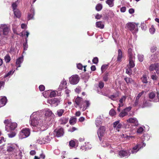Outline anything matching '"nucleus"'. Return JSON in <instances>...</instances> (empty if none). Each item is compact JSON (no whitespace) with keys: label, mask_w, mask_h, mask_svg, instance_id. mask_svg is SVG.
I'll return each instance as SVG.
<instances>
[{"label":"nucleus","mask_w":159,"mask_h":159,"mask_svg":"<svg viewBox=\"0 0 159 159\" xmlns=\"http://www.w3.org/2000/svg\"><path fill=\"white\" fill-rule=\"evenodd\" d=\"M30 133V130L29 128H23L20 133L19 137L21 139L27 138L29 136Z\"/></svg>","instance_id":"f257e3e1"},{"label":"nucleus","mask_w":159,"mask_h":159,"mask_svg":"<svg viewBox=\"0 0 159 159\" xmlns=\"http://www.w3.org/2000/svg\"><path fill=\"white\" fill-rule=\"evenodd\" d=\"M10 29L8 25L1 24L0 25V35H7L8 34Z\"/></svg>","instance_id":"f03ea898"},{"label":"nucleus","mask_w":159,"mask_h":159,"mask_svg":"<svg viewBox=\"0 0 159 159\" xmlns=\"http://www.w3.org/2000/svg\"><path fill=\"white\" fill-rule=\"evenodd\" d=\"M42 124V122L41 120L39 119L38 118L35 117L32 119L30 121V124L33 126H36L39 128Z\"/></svg>","instance_id":"7ed1b4c3"},{"label":"nucleus","mask_w":159,"mask_h":159,"mask_svg":"<svg viewBox=\"0 0 159 159\" xmlns=\"http://www.w3.org/2000/svg\"><path fill=\"white\" fill-rule=\"evenodd\" d=\"M105 127L104 126L100 127L97 131V134L100 141L102 140V138L104 136L105 132Z\"/></svg>","instance_id":"20e7f679"},{"label":"nucleus","mask_w":159,"mask_h":159,"mask_svg":"<svg viewBox=\"0 0 159 159\" xmlns=\"http://www.w3.org/2000/svg\"><path fill=\"white\" fill-rule=\"evenodd\" d=\"M79 76L77 75H73L69 78V82L71 84H77L80 80Z\"/></svg>","instance_id":"39448f33"},{"label":"nucleus","mask_w":159,"mask_h":159,"mask_svg":"<svg viewBox=\"0 0 159 159\" xmlns=\"http://www.w3.org/2000/svg\"><path fill=\"white\" fill-rule=\"evenodd\" d=\"M17 150L16 145L12 144H9L7 147V151L8 152H11L12 153H16Z\"/></svg>","instance_id":"423d86ee"},{"label":"nucleus","mask_w":159,"mask_h":159,"mask_svg":"<svg viewBox=\"0 0 159 159\" xmlns=\"http://www.w3.org/2000/svg\"><path fill=\"white\" fill-rule=\"evenodd\" d=\"M112 126L114 129L118 132L123 126L122 125L120 122V120L114 122L112 124Z\"/></svg>","instance_id":"0eeeda50"},{"label":"nucleus","mask_w":159,"mask_h":159,"mask_svg":"<svg viewBox=\"0 0 159 159\" xmlns=\"http://www.w3.org/2000/svg\"><path fill=\"white\" fill-rule=\"evenodd\" d=\"M47 102L52 107H56L58 105L60 101L57 98H54L48 100Z\"/></svg>","instance_id":"6e6552de"},{"label":"nucleus","mask_w":159,"mask_h":159,"mask_svg":"<svg viewBox=\"0 0 159 159\" xmlns=\"http://www.w3.org/2000/svg\"><path fill=\"white\" fill-rule=\"evenodd\" d=\"M54 132L57 137H60L63 136L64 134V129L61 127L58 129H56Z\"/></svg>","instance_id":"1a4fd4ad"},{"label":"nucleus","mask_w":159,"mask_h":159,"mask_svg":"<svg viewBox=\"0 0 159 159\" xmlns=\"http://www.w3.org/2000/svg\"><path fill=\"white\" fill-rule=\"evenodd\" d=\"M75 103L76 105H75V107L79 108H80L81 106H82V105L81 104L83 102L82 99L80 97H77L75 101Z\"/></svg>","instance_id":"9d476101"},{"label":"nucleus","mask_w":159,"mask_h":159,"mask_svg":"<svg viewBox=\"0 0 159 159\" xmlns=\"http://www.w3.org/2000/svg\"><path fill=\"white\" fill-rule=\"evenodd\" d=\"M155 94L153 92L150 93L149 94V98L151 99L150 101H153L154 102H156L159 100V98H157L156 99H155Z\"/></svg>","instance_id":"9b49d317"},{"label":"nucleus","mask_w":159,"mask_h":159,"mask_svg":"<svg viewBox=\"0 0 159 159\" xmlns=\"http://www.w3.org/2000/svg\"><path fill=\"white\" fill-rule=\"evenodd\" d=\"M127 121L129 123L133 124L135 126H137L139 124L138 121L135 118H129L127 120Z\"/></svg>","instance_id":"f8f14e48"},{"label":"nucleus","mask_w":159,"mask_h":159,"mask_svg":"<svg viewBox=\"0 0 159 159\" xmlns=\"http://www.w3.org/2000/svg\"><path fill=\"white\" fill-rule=\"evenodd\" d=\"M159 67V63H156L153 64H151L149 67V70L150 71H152L154 70H157V69Z\"/></svg>","instance_id":"ddd939ff"},{"label":"nucleus","mask_w":159,"mask_h":159,"mask_svg":"<svg viewBox=\"0 0 159 159\" xmlns=\"http://www.w3.org/2000/svg\"><path fill=\"white\" fill-rule=\"evenodd\" d=\"M119 155L122 158L128 156H129L130 154L129 152L126 151L121 150L119 152Z\"/></svg>","instance_id":"4468645a"},{"label":"nucleus","mask_w":159,"mask_h":159,"mask_svg":"<svg viewBox=\"0 0 159 159\" xmlns=\"http://www.w3.org/2000/svg\"><path fill=\"white\" fill-rule=\"evenodd\" d=\"M66 84V81L65 80V79H64L61 82V84L58 88V90L59 91H60L63 89L64 88L66 89L67 88Z\"/></svg>","instance_id":"2eb2a0df"},{"label":"nucleus","mask_w":159,"mask_h":159,"mask_svg":"<svg viewBox=\"0 0 159 159\" xmlns=\"http://www.w3.org/2000/svg\"><path fill=\"white\" fill-rule=\"evenodd\" d=\"M129 63L128 67L130 68L134 67L135 66L134 61H135V57H133L129 58Z\"/></svg>","instance_id":"dca6fc26"},{"label":"nucleus","mask_w":159,"mask_h":159,"mask_svg":"<svg viewBox=\"0 0 159 159\" xmlns=\"http://www.w3.org/2000/svg\"><path fill=\"white\" fill-rule=\"evenodd\" d=\"M150 100L148 101H145L143 102V104L141 105H140V108H143L146 107H150L151 106L152 104L150 103Z\"/></svg>","instance_id":"f3484780"},{"label":"nucleus","mask_w":159,"mask_h":159,"mask_svg":"<svg viewBox=\"0 0 159 159\" xmlns=\"http://www.w3.org/2000/svg\"><path fill=\"white\" fill-rule=\"evenodd\" d=\"M126 25L127 28L131 31H133L135 27V25L131 22L127 23Z\"/></svg>","instance_id":"a211bd4d"},{"label":"nucleus","mask_w":159,"mask_h":159,"mask_svg":"<svg viewBox=\"0 0 159 159\" xmlns=\"http://www.w3.org/2000/svg\"><path fill=\"white\" fill-rule=\"evenodd\" d=\"M69 118L68 117H62L59 120L60 124L64 125L67 123L68 121Z\"/></svg>","instance_id":"6ab92c4d"},{"label":"nucleus","mask_w":159,"mask_h":159,"mask_svg":"<svg viewBox=\"0 0 159 159\" xmlns=\"http://www.w3.org/2000/svg\"><path fill=\"white\" fill-rule=\"evenodd\" d=\"M90 104V103L89 101L85 100L84 102V104L82 106H81L80 108L86 109L88 108Z\"/></svg>","instance_id":"aec40b11"},{"label":"nucleus","mask_w":159,"mask_h":159,"mask_svg":"<svg viewBox=\"0 0 159 159\" xmlns=\"http://www.w3.org/2000/svg\"><path fill=\"white\" fill-rule=\"evenodd\" d=\"M126 98V97L125 96H123L120 99L119 101L120 103L119 104V106L117 109H119L121 107H123L124 105L123 102H124Z\"/></svg>","instance_id":"412c9836"},{"label":"nucleus","mask_w":159,"mask_h":159,"mask_svg":"<svg viewBox=\"0 0 159 159\" xmlns=\"http://www.w3.org/2000/svg\"><path fill=\"white\" fill-rule=\"evenodd\" d=\"M34 11L33 8H31L30 13L28 14V19L29 20L34 18Z\"/></svg>","instance_id":"4be33fe9"},{"label":"nucleus","mask_w":159,"mask_h":159,"mask_svg":"<svg viewBox=\"0 0 159 159\" xmlns=\"http://www.w3.org/2000/svg\"><path fill=\"white\" fill-rule=\"evenodd\" d=\"M23 57H20L18 59H17L16 64L17 66V68L16 69V70H18L17 68L19 67L20 66V64L23 61Z\"/></svg>","instance_id":"5701e85b"},{"label":"nucleus","mask_w":159,"mask_h":159,"mask_svg":"<svg viewBox=\"0 0 159 159\" xmlns=\"http://www.w3.org/2000/svg\"><path fill=\"white\" fill-rule=\"evenodd\" d=\"M78 141L77 140L75 141L71 140L69 142V145L72 147H74L76 146H78Z\"/></svg>","instance_id":"b1692460"},{"label":"nucleus","mask_w":159,"mask_h":159,"mask_svg":"<svg viewBox=\"0 0 159 159\" xmlns=\"http://www.w3.org/2000/svg\"><path fill=\"white\" fill-rule=\"evenodd\" d=\"M77 121V119L74 116L70 118L69 120V123L70 125H73L75 124Z\"/></svg>","instance_id":"393cba45"},{"label":"nucleus","mask_w":159,"mask_h":159,"mask_svg":"<svg viewBox=\"0 0 159 159\" xmlns=\"http://www.w3.org/2000/svg\"><path fill=\"white\" fill-rule=\"evenodd\" d=\"M45 116L47 117L52 116V117L54 116V115L52 113L50 110H48L46 111L45 113Z\"/></svg>","instance_id":"a878e982"},{"label":"nucleus","mask_w":159,"mask_h":159,"mask_svg":"<svg viewBox=\"0 0 159 159\" xmlns=\"http://www.w3.org/2000/svg\"><path fill=\"white\" fill-rule=\"evenodd\" d=\"M17 124L16 123L13 122L11 123L10 125V129L11 130H14L17 127Z\"/></svg>","instance_id":"bb28decb"},{"label":"nucleus","mask_w":159,"mask_h":159,"mask_svg":"<svg viewBox=\"0 0 159 159\" xmlns=\"http://www.w3.org/2000/svg\"><path fill=\"white\" fill-rule=\"evenodd\" d=\"M122 57V53L121 50L119 49L118 51V55L117 58V61H120Z\"/></svg>","instance_id":"cd10ccee"},{"label":"nucleus","mask_w":159,"mask_h":159,"mask_svg":"<svg viewBox=\"0 0 159 159\" xmlns=\"http://www.w3.org/2000/svg\"><path fill=\"white\" fill-rule=\"evenodd\" d=\"M147 76L146 75H143L141 78V80L143 83L147 84L148 83Z\"/></svg>","instance_id":"c85d7f7f"},{"label":"nucleus","mask_w":159,"mask_h":159,"mask_svg":"<svg viewBox=\"0 0 159 159\" xmlns=\"http://www.w3.org/2000/svg\"><path fill=\"white\" fill-rule=\"evenodd\" d=\"M118 96V93H116L115 94H113L110 96H109L108 97L113 101H116V99Z\"/></svg>","instance_id":"c756f323"},{"label":"nucleus","mask_w":159,"mask_h":159,"mask_svg":"<svg viewBox=\"0 0 159 159\" xmlns=\"http://www.w3.org/2000/svg\"><path fill=\"white\" fill-rule=\"evenodd\" d=\"M101 119L100 118H98L96 120L95 124L97 127H98L102 124Z\"/></svg>","instance_id":"7c9ffc66"},{"label":"nucleus","mask_w":159,"mask_h":159,"mask_svg":"<svg viewBox=\"0 0 159 159\" xmlns=\"http://www.w3.org/2000/svg\"><path fill=\"white\" fill-rule=\"evenodd\" d=\"M126 110H124L122 112H120V113L119 116L121 117H123L128 115V113L127 111H125ZM128 112L129 111V110H127Z\"/></svg>","instance_id":"2f4dec72"},{"label":"nucleus","mask_w":159,"mask_h":159,"mask_svg":"<svg viewBox=\"0 0 159 159\" xmlns=\"http://www.w3.org/2000/svg\"><path fill=\"white\" fill-rule=\"evenodd\" d=\"M7 102V99L6 97H4L1 99L0 102L2 104V106H4Z\"/></svg>","instance_id":"473e14b6"},{"label":"nucleus","mask_w":159,"mask_h":159,"mask_svg":"<svg viewBox=\"0 0 159 159\" xmlns=\"http://www.w3.org/2000/svg\"><path fill=\"white\" fill-rule=\"evenodd\" d=\"M14 12L15 16L18 18H19L20 17V13L19 11L16 9L13 11Z\"/></svg>","instance_id":"72a5a7b5"},{"label":"nucleus","mask_w":159,"mask_h":159,"mask_svg":"<svg viewBox=\"0 0 159 159\" xmlns=\"http://www.w3.org/2000/svg\"><path fill=\"white\" fill-rule=\"evenodd\" d=\"M16 135V133L15 131H11L7 134L8 137L10 138H12Z\"/></svg>","instance_id":"f704fd0d"},{"label":"nucleus","mask_w":159,"mask_h":159,"mask_svg":"<svg viewBox=\"0 0 159 159\" xmlns=\"http://www.w3.org/2000/svg\"><path fill=\"white\" fill-rule=\"evenodd\" d=\"M139 149L143 148L146 146V144L143 142L139 143L137 144Z\"/></svg>","instance_id":"c9c22d12"},{"label":"nucleus","mask_w":159,"mask_h":159,"mask_svg":"<svg viewBox=\"0 0 159 159\" xmlns=\"http://www.w3.org/2000/svg\"><path fill=\"white\" fill-rule=\"evenodd\" d=\"M102 8V5L100 3H98L96 5L95 8L97 11H101Z\"/></svg>","instance_id":"e433bc0d"},{"label":"nucleus","mask_w":159,"mask_h":159,"mask_svg":"<svg viewBox=\"0 0 159 159\" xmlns=\"http://www.w3.org/2000/svg\"><path fill=\"white\" fill-rule=\"evenodd\" d=\"M109 75V72H106L104 74L103 80L104 81H107L108 79V76Z\"/></svg>","instance_id":"4c0bfd02"},{"label":"nucleus","mask_w":159,"mask_h":159,"mask_svg":"<svg viewBox=\"0 0 159 159\" xmlns=\"http://www.w3.org/2000/svg\"><path fill=\"white\" fill-rule=\"evenodd\" d=\"M96 26L98 28L102 29L104 28V25L101 23L100 21L97 22L96 23Z\"/></svg>","instance_id":"58836bf2"},{"label":"nucleus","mask_w":159,"mask_h":159,"mask_svg":"<svg viewBox=\"0 0 159 159\" xmlns=\"http://www.w3.org/2000/svg\"><path fill=\"white\" fill-rule=\"evenodd\" d=\"M6 63L9 62L11 60V57L9 54H7L4 57Z\"/></svg>","instance_id":"ea45409f"},{"label":"nucleus","mask_w":159,"mask_h":159,"mask_svg":"<svg viewBox=\"0 0 159 159\" xmlns=\"http://www.w3.org/2000/svg\"><path fill=\"white\" fill-rule=\"evenodd\" d=\"M114 1V0H107L106 2L110 7H112L113 6Z\"/></svg>","instance_id":"a19ab883"},{"label":"nucleus","mask_w":159,"mask_h":159,"mask_svg":"<svg viewBox=\"0 0 159 159\" xmlns=\"http://www.w3.org/2000/svg\"><path fill=\"white\" fill-rule=\"evenodd\" d=\"M132 50L131 48H129L128 49V56L129 58L134 57V54L132 53Z\"/></svg>","instance_id":"79ce46f5"},{"label":"nucleus","mask_w":159,"mask_h":159,"mask_svg":"<svg viewBox=\"0 0 159 159\" xmlns=\"http://www.w3.org/2000/svg\"><path fill=\"white\" fill-rule=\"evenodd\" d=\"M108 67L107 65H104L102 66L101 68V70L102 73H103Z\"/></svg>","instance_id":"37998d69"},{"label":"nucleus","mask_w":159,"mask_h":159,"mask_svg":"<svg viewBox=\"0 0 159 159\" xmlns=\"http://www.w3.org/2000/svg\"><path fill=\"white\" fill-rule=\"evenodd\" d=\"M26 42L23 43V45L24 50H26L28 48V45L27 44V39L26 38L25 39Z\"/></svg>","instance_id":"c03bdc74"},{"label":"nucleus","mask_w":159,"mask_h":159,"mask_svg":"<svg viewBox=\"0 0 159 159\" xmlns=\"http://www.w3.org/2000/svg\"><path fill=\"white\" fill-rule=\"evenodd\" d=\"M127 84L131 83L133 81L132 79L130 78H126L124 79Z\"/></svg>","instance_id":"a18cd8bd"},{"label":"nucleus","mask_w":159,"mask_h":159,"mask_svg":"<svg viewBox=\"0 0 159 159\" xmlns=\"http://www.w3.org/2000/svg\"><path fill=\"white\" fill-rule=\"evenodd\" d=\"M138 58L139 61L140 62H142L143 60L144 56L143 55L138 54Z\"/></svg>","instance_id":"49530a36"},{"label":"nucleus","mask_w":159,"mask_h":159,"mask_svg":"<svg viewBox=\"0 0 159 159\" xmlns=\"http://www.w3.org/2000/svg\"><path fill=\"white\" fill-rule=\"evenodd\" d=\"M149 30L150 32L152 34H153L154 33L155 31V29L154 28L153 25H152L151 26V27L150 28Z\"/></svg>","instance_id":"de8ad7c7"},{"label":"nucleus","mask_w":159,"mask_h":159,"mask_svg":"<svg viewBox=\"0 0 159 159\" xmlns=\"http://www.w3.org/2000/svg\"><path fill=\"white\" fill-rule=\"evenodd\" d=\"M131 68L128 67V68L126 69V73L128 75H130L132 73Z\"/></svg>","instance_id":"09e8293b"},{"label":"nucleus","mask_w":159,"mask_h":159,"mask_svg":"<svg viewBox=\"0 0 159 159\" xmlns=\"http://www.w3.org/2000/svg\"><path fill=\"white\" fill-rule=\"evenodd\" d=\"M157 49V47L155 46H153L151 48V52L152 53H153L156 51Z\"/></svg>","instance_id":"8fccbe9b"},{"label":"nucleus","mask_w":159,"mask_h":159,"mask_svg":"<svg viewBox=\"0 0 159 159\" xmlns=\"http://www.w3.org/2000/svg\"><path fill=\"white\" fill-rule=\"evenodd\" d=\"M109 114L110 115L112 116L115 115L116 113L115 110H110L109 112Z\"/></svg>","instance_id":"3c124183"},{"label":"nucleus","mask_w":159,"mask_h":159,"mask_svg":"<svg viewBox=\"0 0 159 159\" xmlns=\"http://www.w3.org/2000/svg\"><path fill=\"white\" fill-rule=\"evenodd\" d=\"M64 110H59L57 111V114L59 116H61L64 112Z\"/></svg>","instance_id":"603ef678"},{"label":"nucleus","mask_w":159,"mask_h":159,"mask_svg":"<svg viewBox=\"0 0 159 159\" xmlns=\"http://www.w3.org/2000/svg\"><path fill=\"white\" fill-rule=\"evenodd\" d=\"M140 105H141V104L139 103V101L137 100H135L134 106H139L140 107Z\"/></svg>","instance_id":"864d4df0"},{"label":"nucleus","mask_w":159,"mask_h":159,"mask_svg":"<svg viewBox=\"0 0 159 159\" xmlns=\"http://www.w3.org/2000/svg\"><path fill=\"white\" fill-rule=\"evenodd\" d=\"M104 86V83L103 82L101 81L99 83L98 86L100 89L102 88Z\"/></svg>","instance_id":"5fc2aeb1"},{"label":"nucleus","mask_w":159,"mask_h":159,"mask_svg":"<svg viewBox=\"0 0 159 159\" xmlns=\"http://www.w3.org/2000/svg\"><path fill=\"white\" fill-rule=\"evenodd\" d=\"M39 89L41 91H43L45 90V87L43 85H40L39 87Z\"/></svg>","instance_id":"6e6d98bb"},{"label":"nucleus","mask_w":159,"mask_h":159,"mask_svg":"<svg viewBox=\"0 0 159 159\" xmlns=\"http://www.w3.org/2000/svg\"><path fill=\"white\" fill-rule=\"evenodd\" d=\"M14 72V71H13L12 70H11L7 73L6 75H5V77H7L9 76L10 75L13 74Z\"/></svg>","instance_id":"4d7b16f0"},{"label":"nucleus","mask_w":159,"mask_h":159,"mask_svg":"<svg viewBox=\"0 0 159 159\" xmlns=\"http://www.w3.org/2000/svg\"><path fill=\"white\" fill-rule=\"evenodd\" d=\"M92 61L94 63L97 64L98 62V58L97 57H95L93 59Z\"/></svg>","instance_id":"13d9d810"},{"label":"nucleus","mask_w":159,"mask_h":159,"mask_svg":"<svg viewBox=\"0 0 159 159\" xmlns=\"http://www.w3.org/2000/svg\"><path fill=\"white\" fill-rule=\"evenodd\" d=\"M6 141V139L3 137H0V144Z\"/></svg>","instance_id":"bf43d9fd"},{"label":"nucleus","mask_w":159,"mask_h":159,"mask_svg":"<svg viewBox=\"0 0 159 159\" xmlns=\"http://www.w3.org/2000/svg\"><path fill=\"white\" fill-rule=\"evenodd\" d=\"M56 95V93L55 91L52 92L50 95V96L51 97H53Z\"/></svg>","instance_id":"052dcab7"},{"label":"nucleus","mask_w":159,"mask_h":159,"mask_svg":"<svg viewBox=\"0 0 159 159\" xmlns=\"http://www.w3.org/2000/svg\"><path fill=\"white\" fill-rule=\"evenodd\" d=\"M11 122V120H5L4 122V123L6 125H8Z\"/></svg>","instance_id":"680f3d73"},{"label":"nucleus","mask_w":159,"mask_h":159,"mask_svg":"<svg viewBox=\"0 0 159 159\" xmlns=\"http://www.w3.org/2000/svg\"><path fill=\"white\" fill-rule=\"evenodd\" d=\"M143 130V128L142 127H140L137 130V132L139 133H141Z\"/></svg>","instance_id":"e2e57ef3"},{"label":"nucleus","mask_w":159,"mask_h":159,"mask_svg":"<svg viewBox=\"0 0 159 159\" xmlns=\"http://www.w3.org/2000/svg\"><path fill=\"white\" fill-rule=\"evenodd\" d=\"M17 7V5L16 3H14L12 4V7L13 9V11L14 10H16V8Z\"/></svg>","instance_id":"0e129e2a"},{"label":"nucleus","mask_w":159,"mask_h":159,"mask_svg":"<svg viewBox=\"0 0 159 159\" xmlns=\"http://www.w3.org/2000/svg\"><path fill=\"white\" fill-rule=\"evenodd\" d=\"M77 68L80 70H82L83 67L82 65L80 63L77 64Z\"/></svg>","instance_id":"69168bd1"},{"label":"nucleus","mask_w":159,"mask_h":159,"mask_svg":"<svg viewBox=\"0 0 159 159\" xmlns=\"http://www.w3.org/2000/svg\"><path fill=\"white\" fill-rule=\"evenodd\" d=\"M102 16L99 15L98 13H97L95 16V18L97 19H100L101 17Z\"/></svg>","instance_id":"338daca9"},{"label":"nucleus","mask_w":159,"mask_h":159,"mask_svg":"<svg viewBox=\"0 0 159 159\" xmlns=\"http://www.w3.org/2000/svg\"><path fill=\"white\" fill-rule=\"evenodd\" d=\"M45 157V155L43 153H42L40 155V158H42V159H44Z\"/></svg>","instance_id":"774afa93"}]
</instances>
